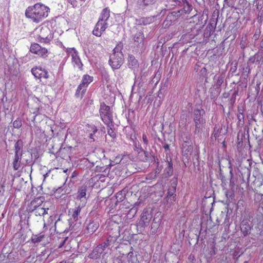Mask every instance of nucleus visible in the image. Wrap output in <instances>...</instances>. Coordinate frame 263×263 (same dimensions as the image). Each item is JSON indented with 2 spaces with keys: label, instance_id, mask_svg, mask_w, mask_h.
Wrapping results in <instances>:
<instances>
[{
  "label": "nucleus",
  "instance_id": "1",
  "mask_svg": "<svg viewBox=\"0 0 263 263\" xmlns=\"http://www.w3.org/2000/svg\"><path fill=\"white\" fill-rule=\"evenodd\" d=\"M49 11L50 9L48 7L41 3H36L27 8L25 15L33 22L37 23L47 17Z\"/></svg>",
  "mask_w": 263,
  "mask_h": 263
},
{
  "label": "nucleus",
  "instance_id": "2",
  "mask_svg": "<svg viewBox=\"0 0 263 263\" xmlns=\"http://www.w3.org/2000/svg\"><path fill=\"white\" fill-rule=\"evenodd\" d=\"M121 49L122 46L117 45L109 57L108 63L113 70L120 68L124 63V57Z\"/></svg>",
  "mask_w": 263,
  "mask_h": 263
},
{
  "label": "nucleus",
  "instance_id": "3",
  "mask_svg": "<svg viewBox=\"0 0 263 263\" xmlns=\"http://www.w3.org/2000/svg\"><path fill=\"white\" fill-rule=\"evenodd\" d=\"M99 112L104 123L107 127H110L113 123V116L110 107L104 103L101 104Z\"/></svg>",
  "mask_w": 263,
  "mask_h": 263
},
{
  "label": "nucleus",
  "instance_id": "4",
  "mask_svg": "<svg viewBox=\"0 0 263 263\" xmlns=\"http://www.w3.org/2000/svg\"><path fill=\"white\" fill-rule=\"evenodd\" d=\"M93 81V77L88 74L83 76L81 83L78 86L76 96L77 97L82 98L83 94L85 93L86 89L88 85Z\"/></svg>",
  "mask_w": 263,
  "mask_h": 263
},
{
  "label": "nucleus",
  "instance_id": "5",
  "mask_svg": "<svg viewBox=\"0 0 263 263\" xmlns=\"http://www.w3.org/2000/svg\"><path fill=\"white\" fill-rule=\"evenodd\" d=\"M202 112H203V110L199 109H196L193 111V120L195 126L194 133L195 134L199 133L202 124L205 123V121L202 117Z\"/></svg>",
  "mask_w": 263,
  "mask_h": 263
},
{
  "label": "nucleus",
  "instance_id": "6",
  "mask_svg": "<svg viewBox=\"0 0 263 263\" xmlns=\"http://www.w3.org/2000/svg\"><path fill=\"white\" fill-rule=\"evenodd\" d=\"M31 72L32 74L36 79H47L49 78V74L48 71L41 67H33L31 69Z\"/></svg>",
  "mask_w": 263,
  "mask_h": 263
},
{
  "label": "nucleus",
  "instance_id": "7",
  "mask_svg": "<svg viewBox=\"0 0 263 263\" xmlns=\"http://www.w3.org/2000/svg\"><path fill=\"white\" fill-rule=\"evenodd\" d=\"M108 23H105L100 20H98L93 30L92 31L93 34L98 37L101 36L102 33L108 27Z\"/></svg>",
  "mask_w": 263,
  "mask_h": 263
},
{
  "label": "nucleus",
  "instance_id": "8",
  "mask_svg": "<svg viewBox=\"0 0 263 263\" xmlns=\"http://www.w3.org/2000/svg\"><path fill=\"white\" fill-rule=\"evenodd\" d=\"M67 52L72 58V62L78 66L79 68L81 69L83 64L78 55V52L74 48H68Z\"/></svg>",
  "mask_w": 263,
  "mask_h": 263
},
{
  "label": "nucleus",
  "instance_id": "9",
  "mask_svg": "<svg viewBox=\"0 0 263 263\" xmlns=\"http://www.w3.org/2000/svg\"><path fill=\"white\" fill-rule=\"evenodd\" d=\"M35 202L33 201L31 202V206H32L33 208L31 209L30 207L29 209L30 212H34L35 216H44L48 213L47 211L49 210L48 208H44L37 206L35 205Z\"/></svg>",
  "mask_w": 263,
  "mask_h": 263
},
{
  "label": "nucleus",
  "instance_id": "10",
  "mask_svg": "<svg viewBox=\"0 0 263 263\" xmlns=\"http://www.w3.org/2000/svg\"><path fill=\"white\" fill-rule=\"evenodd\" d=\"M86 192V186H81L80 189H79L76 202L81 203L82 206H85L87 202Z\"/></svg>",
  "mask_w": 263,
  "mask_h": 263
},
{
  "label": "nucleus",
  "instance_id": "11",
  "mask_svg": "<svg viewBox=\"0 0 263 263\" xmlns=\"http://www.w3.org/2000/svg\"><path fill=\"white\" fill-rule=\"evenodd\" d=\"M240 230L245 236L248 235L250 232L252 226L248 219L243 220L240 223Z\"/></svg>",
  "mask_w": 263,
  "mask_h": 263
},
{
  "label": "nucleus",
  "instance_id": "12",
  "mask_svg": "<svg viewBox=\"0 0 263 263\" xmlns=\"http://www.w3.org/2000/svg\"><path fill=\"white\" fill-rule=\"evenodd\" d=\"M99 224L97 220H92L87 224L85 233L89 234H92L99 228Z\"/></svg>",
  "mask_w": 263,
  "mask_h": 263
},
{
  "label": "nucleus",
  "instance_id": "13",
  "mask_svg": "<svg viewBox=\"0 0 263 263\" xmlns=\"http://www.w3.org/2000/svg\"><path fill=\"white\" fill-rule=\"evenodd\" d=\"M104 251V249L101 245H99L93 250L92 252L89 254L88 257L91 259H96L100 257Z\"/></svg>",
  "mask_w": 263,
  "mask_h": 263
},
{
  "label": "nucleus",
  "instance_id": "14",
  "mask_svg": "<svg viewBox=\"0 0 263 263\" xmlns=\"http://www.w3.org/2000/svg\"><path fill=\"white\" fill-rule=\"evenodd\" d=\"M144 35L142 31H137L133 36L134 44L137 46H142L144 44Z\"/></svg>",
  "mask_w": 263,
  "mask_h": 263
},
{
  "label": "nucleus",
  "instance_id": "15",
  "mask_svg": "<svg viewBox=\"0 0 263 263\" xmlns=\"http://www.w3.org/2000/svg\"><path fill=\"white\" fill-rule=\"evenodd\" d=\"M50 30L47 27H42L40 30V33L39 34V38L40 39L41 41H43L44 42H47L49 41L48 36L50 34Z\"/></svg>",
  "mask_w": 263,
  "mask_h": 263
},
{
  "label": "nucleus",
  "instance_id": "16",
  "mask_svg": "<svg viewBox=\"0 0 263 263\" xmlns=\"http://www.w3.org/2000/svg\"><path fill=\"white\" fill-rule=\"evenodd\" d=\"M76 206L72 209L71 217L74 221H77L79 219V215L82 208L85 206H82L81 203L76 202Z\"/></svg>",
  "mask_w": 263,
  "mask_h": 263
},
{
  "label": "nucleus",
  "instance_id": "17",
  "mask_svg": "<svg viewBox=\"0 0 263 263\" xmlns=\"http://www.w3.org/2000/svg\"><path fill=\"white\" fill-rule=\"evenodd\" d=\"M119 236V232H118V234L115 235L114 236L109 235L107 240L104 242L103 243L101 244L102 247L105 249V248L109 247L110 246H112L117 240Z\"/></svg>",
  "mask_w": 263,
  "mask_h": 263
},
{
  "label": "nucleus",
  "instance_id": "18",
  "mask_svg": "<svg viewBox=\"0 0 263 263\" xmlns=\"http://www.w3.org/2000/svg\"><path fill=\"white\" fill-rule=\"evenodd\" d=\"M156 0H138L137 2V6L141 9H144L146 7L154 4Z\"/></svg>",
  "mask_w": 263,
  "mask_h": 263
},
{
  "label": "nucleus",
  "instance_id": "19",
  "mask_svg": "<svg viewBox=\"0 0 263 263\" xmlns=\"http://www.w3.org/2000/svg\"><path fill=\"white\" fill-rule=\"evenodd\" d=\"M152 218V215L147 211H144L141 215V222L143 226H147Z\"/></svg>",
  "mask_w": 263,
  "mask_h": 263
},
{
  "label": "nucleus",
  "instance_id": "20",
  "mask_svg": "<svg viewBox=\"0 0 263 263\" xmlns=\"http://www.w3.org/2000/svg\"><path fill=\"white\" fill-rule=\"evenodd\" d=\"M110 11L108 8L103 9L101 12L99 20L107 23L110 17Z\"/></svg>",
  "mask_w": 263,
  "mask_h": 263
},
{
  "label": "nucleus",
  "instance_id": "21",
  "mask_svg": "<svg viewBox=\"0 0 263 263\" xmlns=\"http://www.w3.org/2000/svg\"><path fill=\"white\" fill-rule=\"evenodd\" d=\"M22 155H15L13 161V168L15 171L18 170L22 166L21 163Z\"/></svg>",
  "mask_w": 263,
  "mask_h": 263
},
{
  "label": "nucleus",
  "instance_id": "22",
  "mask_svg": "<svg viewBox=\"0 0 263 263\" xmlns=\"http://www.w3.org/2000/svg\"><path fill=\"white\" fill-rule=\"evenodd\" d=\"M23 146V143L21 140H17L14 144V153L15 155H22V148Z\"/></svg>",
  "mask_w": 263,
  "mask_h": 263
},
{
  "label": "nucleus",
  "instance_id": "23",
  "mask_svg": "<svg viewBox=\"0 0 263 263\" xmlns=\"http://www.w3.org/2000/svg\"><path fill=\"white\" fill-rule=\"evenodd\" d=\"M128 66L130 68H135L138 66V61L133 55H129L128 58Z\"/></svg>",
  "mask_w": 263,
  "mask_h": 263
},
{
  "label": "nucleus",
  "instance_id": "24",
  "mask_svg": "<svg viewBox=\"0 0 263 263\" xmlns=\"http://www.w3.org/2000/svg\"><path fill=\"white\" fill-rule=\"evenodd\" d=\"M193 7L187 2H185L184 3V6L182 9L179 11L178 12L180 13V14H182L183 12L185 14H189L192 10Z\"/></svg>",
  "mask_w": 263,
  "mask_h": 263
},
{
  "label": "nucleus",
  "instance_id": "25",
  "mask_svg": "<svg viewBox=\"0 0 263 263\" xmlns=\"http://www.w3.org/2000/svg\"><path fill=\"white\" fill-rule=\"evenodd\" d=\"M87 130L90 133L89 134V138L92 140V141H95V135L98 132V128L95 125H91L88 126Z\"/></svg>",
  "mask_w": 263,
  "mask_h": 263
},
{
  "label": "nucleus",
  "instance_id": "26",
  "mask_svg": "<svg viewBox=\"0 0 263 263\" xmlns=\"http://www.w3.org/2000/svg\"><path fill=\"white\" fill-rule=\"evenodd\" d=\"M189 144V142L187 141H184L182 144L183 152L184 153V155H187L188 153L191 154L192 152V147Z\"/></svg>",
  "mask_w": 263,
  "mask_h": 263
},
{
  "label": "nucleus",
  "instance_id": "27",
  "mask_svg": "<svg viewBox=\"0 0 263 263\" xmlns=\"http://www.w3.org/2000/svg\"><path fill=\"white\" fill-rule=\"evenodd\" d=\"M260 60H261V58L259 56V55L255 54L253 56L249 58V62L248 63V64L249 63H251V64L256 63L257 64H259Z\"/></svg>",
  "mask_w": 263,
  "mask_h": 263
},
{
  "label": "nucleus",
  "instance_id": "28",
  "mask_svg": "<svg viewBox=\"0 0 263 263\" xmlns=\"http://www.w3.org/2000/svg\"><path fill=\"white\" fill-rule=\"evenodd\" d=\"M167 167L165 168L164 171L168 176H170L172 175L173 172V163L172 162L171 159H170V161L167 160Z\"/></svg>",
  "mask_w": 263,
  "mask_h": 263
},
{
  "label": "nucleus",
  "instance_id": "29",
  "mask_svg": "<svg viewBox=\"0 0 263 263\" xmlns=\"http://www.w3.org/2000/svg\"><path fill=\"white\" fill-rule=\"evenodd\" d=\"M42 47L37 43H34L31 45L30 47V51L32 53L37 54V53L40 51V50Z\"/></svg>",
  "mask_w": 263,
  "mask_h": 263
},
{
  "label": "nucleus",
  "instance_id": "30",
  "mask_svg": "<svg viewBox=\"0 0 263 263\" xmlns=\"http://www.w3.org/2000/svg\"><path fill=\"white\" fill-rule=\"evenodd\" d=\"M224 77L225 75L224 74H221L220 76L218 77L217 76L214 77V79L217 80L216 84L217 87H220L222 85L223 82Z\"/></svg>",
  "mask_w": 263,
  "mask_h": 263
},
{
  "label": "nucleus",
  "instance_id": "31",
  "mask_svg": "<svg viewBox=\"0 0 263 263\" xmlns=\"http://www.w3.org/2000/svg\"><path fill=\"white\" fill-rule=\"evenodd\" d=\"M44 237V236L43 235H41L40 236H37L36 235H33L31 237V240L33 243H37L41 242L43 240Z\"/></svg>",
  "mask_w": 263,
  "mask_h": 263
},
{
  "label": "nucleus",
  "instance_id": "32",
  "mask_svg": "<svg viewBox=\"0 0 263 263\" xmlns=\"http://www.w3.org/2000/svg\"><path fill=\"white\" fill-rule=\"evenodd\" d=\"M154 17H143L140 20L141 24L146 25L147 24H149L151 23H152L153 21Z\"/></svg>",
  "mask_w": 263,
  "mask_h": 263
},
{
  "label": "nucleus",
  "instance_id": "33",
  "mask_svg": "<svg viewBox=\"0 0 263 263\" xmlns=\"http://www.w3.org/2000/svg\"><path fill=\"white\" fill-rule=\"evenodd\" d=\"M176 192V186H172L171 187H169L167 191V194L166 196H176L175 195V193Z\"/></svg>",
  "mask_w": 263,
  "mask_h": 263
},
{
  "label": "nucleus",
  "instance_id": "34",
  "mask_svg": "<svg viewBox=\"0 0 263 263\" xmlns=\"http://www.w3.org/2000/svg\"><path fill=\"white\" fill-rule=\"evenodd\" d=\"M166 202L168 204H172L176 200V196H166L165 198Z\"/></svg>",
  "mask_w": 263,
  "mask_h": 263
},
{
  "label": "nucleus",
  "instance_id": "35",
  "mask_svg": "<svg viewBox=\"0 0 263 263\" xmlns=\"http://www.w3.org/2000/svg\"><path fill=\"white\" fill-rule=\"evenodd\" d=\"M114 126V125L111 126L110 127H107L108 129V134L112 138H115L116 137V134L115 132L112 129V127Z\"/></svg>",
  "mask_w": 263,
  "mask_h": 263
},
{
  "label": "nucleus",
  "instance_id": "36",
  "mask_svg": "<svg viewBox=\"0 0 263 263\" xmlns=\"http://www.w3.org/2000/svg\"><path fill=\"white\" fill-rule=\"evenodd\" d=\"M68 3H69L73 7H77L79 5L81 6L82 4L79 2L78 0H67Z\"/></svg>",
  "mask_w": 263,
  "mask_h": 263
},
{
  "label": "nucleus",
  "instance_id": "37",
  "mask_svg": "<svg viewBox=\"0 0 263 263\" xmlns=\"http://www.w3.org/2000/svg\"><path fill=\"white\" fill-rule=\"evenodd\" d=\"M125 197V194L122 191L118 192L116 194V198L118 200L123 201Z\"/></svg>",
  "mask_w": 263,
  "mask_h": 263
},
{
  "label": "nucleus",
  "instance_id": "38",
  "mask_svg": "<svg viewBox=\"0 0 263 263\" xmlns=\"http://www.w3.org/2000/svg\"><path fill=\"white\" fill-rule=\"evenodd\" d=\"M47 50L45 48L42 47L37 54L41 57H45L47 55Z\"/></svg>",
  "mask_w": 263,
  "mask_h": 263
},
{
  "label": "nucleus",
  "instance_id": "39",
  "mask_svg": "<svg viewBox=\"0 0 263 263\" xmlns=\"http://www.w3.org/2000/svg\"><path fill=\"white\" fill-rule=\"evenodd\" d=\"M22 121L21 120L16 119L13 123V126L14 128H19L22 126Z\"/></svg>",
  "mask_w": 263,
  "mask_h": 263
},
{
  "label": "nucleus",
  "instance_id": "40",
  "mask_svg": "<svg viewBox=\"0 0 263 263\" xmlns=\"http://www.w3.org/2000/svg\"><path fill=\"white\" fill-rule=\"evenodd\" d=\"M157 175L154 172H152L147 174L146 179L147 180H153L156 178Z\"/></svg>",
  "mask_w": 263,
  "mask_h": 263
},
{
  "label": "nucleus",
  "instance_id": "41",
  "mask_svg": "<svg viewBox=\"0 0 263 263\" xmlns=\"http://www.w3.org/2000/svg\"><path fill=\"white\" fill-rule=\"evenodd\" d=\"M142 140L143 142V146L145 149L146 148L147 145H148V139L146 135L143 134L142 135Z\"/></svg>",
  "mask_w": 263,
  "mask_h": 263
},
{
  "label": "nucleus",
  "instance_id": "42",
  "mask_svg": "<svg viewBox=\"0 0 263 263\" xmlns=\"http://www.w3.org/2000/svg\"><path fill=\"white\" fill-rule=\"evenodd\" d=\"M162 168H163L162 165H160V163L159 162H158L156 168L154 173H156V174L157 175H158L161 172Z\"/></svg>",
  "mask_w": 263,
  "mask_h": 263
},
{
  "label": "nucleus",
  "instance_id": "43",
  "mask_svg": "<svg viewBox=\"0 0 263 263\" xmlns=\"http://www.w3.org/2000/svg\"><path fill=\"white\" fill-rule=\"evenodd\" d=\"M5 192L4 181L2 180L0 181V195H3Z\"/></svg>",
  "mask_w": 263,
  "mask_h": 263
},
{
  "label": "nucleus",
  "instance_id": "44",
  "mask_svg": "<svg viewBox=\"0 0 263 263\" xmlns=\"http://www.w3.org/2000/svg\"><path fill=\"white\" fill-rule=\"evenodd\" d=\"M237 119L239 122V124H241L240 122L243 121L244 119V116L242 113L239 112L237 115Z\"/></svg>",
  "mask_w": 263,
  "mask_h": 263
},
{
  "label": "nucleus",
  "instance_id": "45",
  "mask_svg": "<svg viewBox=\"0 0 263 263\" xmlns=\"http://www.w3.org/2000/svg\"><path fill=\"white\" fill-rule=\"evenodd\" d=\"M218 131H219V129L216 127H215L214 129V132L212 134V135L215 138H217V137H218Z\"/></svg>",
  "mask_w": 263,
  "mask_h": 263
},
{
  "label": "nucleus",
  "instance_id": "46",
  "mask_svg": "<svg viewBox=\"0 0 263 263\" xmlns=\"http://www.w3.org/2000/svg\"><path fill=\"white\" fill-rule=\"evenodd\" d=\"M240 45L241 48L242 49H244L246 47V39L245 40H243V38L242 39V40L240 42Z\"/></svg>",
  "mask_w": 263,
  "mask_h": 263
},
{
  "label": "nucleus",
  "instance_id": "47",
  "mask_svg": "<svg viewBox=\"0 0 263 263\" xmlns=\"http://www.w3.org/2000/svg\"><path fill=\"white\" fill-rule=\"evenodd\" d=\"M96 168H97V171H99V172H105V173L106 172V171H107V170H108L107 168H106L105 169H104V170H103V168H102V167H98V166H97L96 167Z\"/></svg>",
  "mask_w": 263,
  "mask_h": 263
},
{
  "label": "nucleus",
  "instance_id": "48",
  "mask_svg": "<svg viewBox=\"0 0 263 263\" xmlns=\"http://www.w3.org/2000/svg\"><path fill=\"white\" fill-rule=\"evenodd\" d=\"M10 72L12 73L13 75H17V70H12L11 68H10Z\"/></svg>",
  "mask_w": 263,
  "mask_h": 263
},
{
  "label": "nucleus",
  "instance_id": "49",
  "mask_svg": "<svg viewBox=\"0 0 263 263\" xmlns=\"http://www.w3.org/2000/svg\"><path fill=\"white\" fill-rule=\"evenodd\" d=\"M170 145L168 144H166L164 145L163 147L165 150L168 149Z\"/></svg>",
  "mask_w": 263,
  "mask_h": 263
},
{
  "label": "nucleus",
  "instance_id": "50",
  "mask_svg": "<svg viewBox=\"0 0 263 263\" xmlns=\"http://www.w3.org/2000/svg\"><path fill=\"white\" fill-rule=\"evenodd\" d=\"M230 175H231L230 183H231L232 182V177H233V174H232V171H230Z\"/></svg>",
  "mask_w": 263,
  "mask_h": 263
},
{
  "label": "nucleus",
  "instance_id": "51",
  "mask_svg": "<svg viewBox=\"0 0 263 263\" xmlns=\"http://www.w3.org/2000/svg\"><path fill=\"white\" fill-rule=\"evenodd\" d=\"M60 263H71V262H69L66 261H62L60 262Z\"/></svg>",
  "mask_w": 263,
  "mask_h": 263
},
{
  "label": "nucleus",
  "instance_id": "52",
  "mask_svg": "<svg viewBox=\"0 0 263 263\" xmlns=\"http://www.w3.org/2000/svg\"><path fill=\"white\" fill-rule=\"evenodd\" d=\"M80 4H82V2H84L85 0H78Z\"/></svg>",
  "mask_w": 263,
  "mask_h": 263
},
{
  "label": "nucleus",
  "instance_id": "53",
  "mask_svg": "<svg viewBox=\"0 0 263 263\" xmlns=\"http://www.w3.org/2000/svg\"><path fill=\"white\" fill-rule=\"evenodd\" d=\"M116 260L118 262V263H121V262H120V261H121V260H119V259H117Z\"/></svg>",
  "mask_w": 263,
  "mask_h": 263
},
{
  "label": "nucleus",
  "instance_id": "54",
  "mask_svg": "<svg viewBox=\"0 0 263 263\" xmlns=\"http://www.w3.org/2000/svg\"><path fill=\"white\" fill-rule=\"evenodd\" d=\"M152 263H159V262L156 260H154V261H152Z\"/></svg>",
  "mask_w": 263,
  "mask_h": 263
},
{
  "label": "nucleus",
  "instance_id": "55",
  "mask_svg": "<svg viewBox=\"0 0 263 263\" xmlns=\"http://www.w3.org/2000/svg\"><path fill=\"white\" fill-rule=\"evenodd\" d=\"M133 252H129L128 253V255H130L131 256L133 255Z\"/></svg>",
  "mask_w": 263,
  "mask_h": 263
},
{
  "label": "nucleus",
  "instance_id": "56",
  "mask_svg": "<svg viewBox=\"0 0 263 263\" xmlns=\"http://www.w3.org/2000/svg\"><path fill=\"white\" fill-rule=\"evenodd\" d=\"M192 258H194V256H192V257H191V255H190V256H189V258H190V259H192Z\"/></svg>",
  "mask_w": 263,
  "mask_h": 263
},
{
  "label": "nucleus",
  "instance_id": "57",
  "mask_svg": "<svg viewBox=\"0 0 263 263\" xmlns=\"http://www.w3.org/2000/svg\"><path fill=\"white\" fill-rule=\"evenodd\" d=\"M192 258H194V256H192V257H191V255H190V256H189V258H190V259H192Z\"/></svg>",
  "mask_w": 263,
  "mask_h": 263
},
{
  "label": "nucleus",
  "instance_id": "58",
  "mask_svg": "<svg viewBox=\"0 0 263 263\" xmlns=\"http://www.w3.org/2000/svg\"><path fill=\"white\" fill-rule=\"evenodd\" d=\"M192 258H194V256H192V257H191V255H190V256H189V258H190V259H192Z\"/></svg>",
  "mask_w": 263,
  "mask_h": 263
},
{
  "label": "nucleus",
  "instance_id": "59",
  "mask_svg": "<svg viewBox=\"0 0 263 263\" xmlns=\"http://www.w3.org/2000/svg\"><path fill=\"white\" fill-rule=\"evenodd\" d=\"M228 0H224V2H225V3H228Z\"/></svg>",
  "mask_w": 263,
  "mask_h": 263
},
{
  "label": "nucleus",
  "instance_id": "60",
  "mask_svg": "<svg viewBox=\"0 0 263 263\" xmlns=\"http://www.w3.org/2000/svg\"><path fill=\"white\" fill-rule=\"evenodd\" d=\"M244 263H247V261H245V262H244Z\"/></svg>",
  "mask_w": 263,
  "mask_h": 263
},
{
  "label": "nucleus",
  "instance_id": "61",
  "mask_svg": "<svg viewBox=\"0 0 263 263\" xmlns=\"http://www.w3.org/2000/svg\"><path fill=\"white\" fill-rule=\"evenodd\" d=\"M262 132L263 133V129L262 130Z\"/></svg>",
  "mask_w": 263,
  "mask_h": 263
}]
</instances>
